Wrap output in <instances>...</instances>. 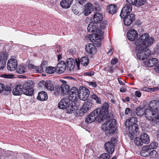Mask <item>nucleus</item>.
Segmentation results:
<instances>
[{"instance_id": "obj_55", "label": "nucleus", "mask_w": 159, "mask_h": 159, "mask_svg": "<svg viewBox=\"0 0 159 159\" xmlns=\"http://www.w3.org/2000/svg\"><path fill=\"white\" fill-rule=\"evenodd\" d=\"M142 90L143 91L150 92L151 91H152V88H149L146 87H144L142 88Z\"/></svg>"}, {"instance_id": "obj_25", "label": "nucleus", "mask_w": 159, "mask_h": 159, "mask_svg": "<svg viewBox=\"0 0 159 159\" xmlns=\"http://www.w3.org/2000/svg\"><path fill=\"white\" fill-rule=\"evenodd\" d=\"M158 62V59L154 58L150 59L147 60L144 62V64L146 66L152 67L155 66Z\"/></svg>"}, {"instance_id": "obj_9", "label": "nucleus", "mask_w": 159, "mask_h": 159, "mask_svg": "<svg viewBox=\"0 0 159 159\" xmlns=\"http://www.w3.org/2000/svg\"><path fill=\"white\" fill-rule=\"evenodd\" d=\"M91 107V103L89 102H85L80 110L76 111V113L78 116H83L90 109Z\"/></svg>"}, {"instance_id": "obj_43", "label": "nucleus", "mask_w": 159, "mask_h": 159, "mask_svg": "<svg viewBox=\"0 0 159 159\" xmlns=\"http://www.w3.org/2000/svg\"><path fill=\"white\" fill-rule=\"evenodd\" d=\"M130 113L132 116L128 120V122H129V123H131V121L132 122L133 121L134 122H137V119L134 116H135V113L134 112H133L132 111Z\"/></svg>"}, {"instance_id": "obj_33", "label": "nucleus", "mask_w": 159, "mask_h": 159, "mask_svg": "<svg viewBox=\"0 0 159 159\" xmlns=\"http://www.w3.org/2000/svg\"><path fill=\"white\" fill-rule=\"evenodd\" d=\"M48 98L47 93L43 91L39 92L38 93V95L37 97V99L41 101L46 100Z\"/></svg>"}, {"instance_id": "obj_47", "label": "nucleus", "mask_w": 159, "mask_h": 159, "mask_svg": "<svg viewBox=\"0 0 159 159\" xmlns=\"http://www.w3.org/2000/svg\"><path fill=\"white\" fill-rule=\"evenodd\" d=\"M110 156L107 153H104L100 156V159H109Z\"/></svg>"}, {"instance_id": "obj_3", "label": "nucleus", "mask_w": 159, "mask_h": 159, "mask_svg": "<svg viewBox=\"0 0 159 159\" xmlns=\"http://www.w3.org/2000/svg\"><path fill=\"white\" fill-rule=\"evenodd\" d=\"M67 97L63 98L58 104V107L62 109H66L67 113H71L75 108L73 105V102Z\"/></svg>"}, {"instance_id": "obj_4", "label": "nucleus", "mask_w": 159, "mask_h": 159, "mask_svg": "<svg viewBox=\"0 0 159 159\" xmlns=\"http://www.w3.org/2000/svg\"><path fill=\"white\" fill-rule=\"evenodd\" d=\"M116 120L114 119H110L107 121L101 126L102 129L106 132V134L110 135L113 134L116 131L115 126Z\"/></svg>"}, {"instance_id": "obj_60", "label": "nucleus", "mask_w": 159, "mask_h": 159, "mask_svg": "<svg viewBox=\"0 0 159 159\" xmlns=\"http://www.w3.org/2000/svg\"><path fill=\"white\" fill-rule=\"evenodd\" d=\"M2 77L6 78H11V76H13L14 75H6V74H4L2 75Z\"/></svg>"}, {"instance_id": "obj_56", "label": "nucleus", "mask_w": 159, "mask_h": 159, "mask_svg": "<svg viewBox=\"0 0 159 159\" xmlns=\"http://www.w3.org/2000/svg\"><path fill=\"white\" fill-rule=\"evenodd\" d=\"M117 61L118 59L117 58L112 59L111 61V63L112 64L115 65L117 63Z\"/></svg>"}, {"instance_id": "obj_61", "label": "nucleus", "mask_w": 159, "mask_h": 159, "mask_svg": "<svg viewBox=\"0 0 159 159\" xmlns=\"http://www.w3.org/2000/svg\"><path fill=\"white\" fill-rule=\"evenodd\" d=\"M76 1H78L80 4L82 5L84 3L87 1V0H76Z\"/></svg>"}, {"instance_id": "obj_59", "label": "nucleus", "mask_w": 159, "mask_h": 159, "mask_svg": "<svg viewBox=\"0 0 159 159\" xmlns=\"http://www.w3.org/2000/svg\"><path fill=\"white\" fill-rule=\"evenodd\" d=\"M89 85H92V87L93 88H96L97 86V85L96 84V82H90Z\"/></svg>"}, {"instance_id": "obj_28", "label": "nucleus", "mask_w": 159, "mask_h": 159, "mask_svg": "<svg viewBox=\"0 0 159 159\" xmlns=\"http://www.w3.org/2000/svg\"><path fill=\"white\" fill-rule=\"evenodd\" d=\"M93 9V6L91 3H87L85 6L84 14L87 16L90 14Z\"/></svg>"}, {"instance_id": "obj_22", "label": "nucleus", "mask_w": 159, "mask_h": 159, "mask_svg": "<svg viewBox=\"0 0 159 159\" xmlns=\"http://www.w3.org/2000/svg\"><path fill=\"white\" fill-rule=\"evenodd\" d=\"M23 85L21 84H19L16 85L12 90L13 94L15 96L21 95L23 93Z\"/></svg>"}, {"instance_id": "obj_31", "label": "nucleus", "mask_w": 159, "mask_h": 159, "mask_svg": "<svg viewBox=\"0 0 159 159\" xmlns=\"http://www.w3.org/2000/svg\"><path fill=\"white\" fill-rule=\"evenodd\" d=\"M54 94L55 95L62 96L64 95V92L63 89H62L61 86L56 85L54 88Z\"/></svg>"}, {"instance_id": "obj_37", "label": "nucleus", "mask_w": 159, "mask_h": 159, "mask_svg": "<svg viewBox=\"0 0 159 159\" xmlns=\"http://www.w3.org/2000/svg\"><path fill=\"white\" fill-rule=\"evenodd\" d=\"M80 62L82 65L87 66L89 63V59L87 57H83L80 59Z\"/></svg>"}, {"instance_id": "obj_15", "label": "nucleus", "mask_w": 159, "mask_h": 159, "mask_svg": "<svg viewBox=\"0 0 159 159\" xmlns=\"http://www.w3.org/2000/svg\"><path fill=\"white\" fill-rule=\"evenodd\" d=\"M17 60L14 58H11L7 62V68L9 70L14 71L17 68Z\"/></svg>"}, {"instance_id": "obj_30", "label": "nucleus", "mask_w": 159, "mask_h": 159, "mask_svg": "<svg viewBox=\"0 0 159 159\" xmlns=\"http://www.w3.org/2000/svg\"><path fill=\"white\" fill-rule=\"evenodd\" d=\"M73 0H62L60 2V5L63 8H69L72 4Z\"/></svg>"}, {"instance_id": "obj_7", "label": "nucleus", "mask_w": 159, "mask_h": 159, "mask_svg": "<svg viewBox=\"0 0 159 159\" xmlns=\"http://www.w3.org/2000/svg\"><path fill=\"white\" fill-rule=\"evenodd\" d=\"M34 83L32 81L29 80L25 83L23 85V94L27 96H32L34 92Z\"/></svg>"}, {"instance_id": "obj_52", "label": "nucleus", "mask_w": 159, "mask_h": 159, "mask_svg": "<svg viewBox=\"0 0 159 159\" xmlns=\"http://www.w3.org/2000/svg\"><path fill=\"white\" fill-rule=\"evenodd\" d=\"M129 4L133 5H136L137 2V0H126Z\"/></svg>"}, {"instance_id": "obj_6", "label": "nucleus", "mask_w": 159, "mask_h": 159, "mask_svg": "<svg viewBox=\"0 0 159 159\" xmlns=\"http://www.w3.org/2000/svg\"><path fill=\"white\" fill-rule=\"evenodd\" d=\"M136 52L137 58L139 60H143L150 55L151 52L148 48H145L142 47L137 46Z\"/></svg>"}, {"instance_id": "obj_32", "label": "nucleus", "mask_w": 159, "mask_h": 159, "mask_svg": "<svg viewBox=\"0 0 159 159\" xmlns=\"http://www.w3.org/2000/svg\"><path fill=\"white\" fill-rule=\"evenodd\" d=\"M151 150V149H150L147 146L143 147L140 152V155L145 157L148 156Z\"/></svg>"}, {"instance_id": "obj_41", "label": "nucleus", "mask_w": 159, "mask_h": 159, "mask_svg": "<svg viewBox=\"0 0 159 159\" xmlns=\"http://www.w3.org/2000/svg\"><path fill=\"white\" fill-rule=\"evenodd\" d=\"M135 144L138 146H141L143 143L142 140L140 137H138L135 138L134 140Z\"/></svg>"}, {"instance_id": "obj_29", "label": "nucleus", "mask_w": 159, "mask_h": 159, "mask_svg": "<svg viewBox=\"0 0 159 159\" xmlns=\"http://www.w3.org/2000/svg\"><path fill=\"white\" fill-rule=\"evenodd\" d=\"M103 16L102 14L98 13H95L93 16V22L95 23H100L102 20Z\"/></svg>"}, {"instance_id": "obj_64", "label": "nucleus", "mask_w": 159, "mask_h": 159, "mask_svg": "<svg viewBox=\"0 0 159 159\" xmlns=\"http://www.w3.org/2000/svg\"><path fill=\"white\" fill-rule=\"evenodd\" d=\"M116 141V139L115 138H111V141L110 142H111V143H115Z\"/></svg>"}, {"instance_id": "obj_54", "label": "nucleus", "mask_w": 159, "mask_h": 159, "mask_svg": "<svg viewBox=\"0 0 159 159\" xmlns=\"http://www.w3.org/2000/svg\"><path fill=\"white\" fill-rule=\"evenodd\" d=\"M139 134H134L131 132H129V136L131 140H133L134 138V135H137Z\"/></svg>"}, {"instance_id": "obj_49", "label": "nucleus", "mask_w": 159, "mask_h": 159, "mask_svg": "<svg viewBox=\"0 0 159 159\" xmlns=\"http://www.w3.org/2000/svg\"><path fill=\"white\" fill-rule=\"evenodd\" d=\"M80 59L79 60V58L78 59H74V66H75L76 65L78 69H80Z\"/></svg>"}, {"instance_id": "obj_16", "label": "nucleus", "mask_w": 159, "mask_h": 159, "mask_svg": "<svg viewBox=\"0 0 159 159\" xmlns=\"http://www.w3.org/2000/svg\"><path fill=\"white\" fill-rule=\"evenodd\" d=\"M130 4H126L125 5L122 9L120 16L121 18H124V16L129 14L132 11V6Z\"/></svg>"}, {"instance_id": "obj_8", "label": "nucleus", "mask_w": 159, "mask_h": 159, "mask_svg": "<svg viewBox=\"0 0 159 159\" xmlns=\"http://www.w3.org/2000/svg\"><path fill=\"white\" fill-rule=\"evenodd\" d=\"M79 91L75 87H72L69 92L68 98L72 102L75 103L79 98Z\"/></svg>"}, {"instance_id": "obj_26", "label": "nucleus", "mask_w": 159, "mask_h": 159, "mask_svg": "<svg viewBox=\"0 0 159 159\" xmlns=\"http://www.w3.org/2000/svg\"><path fill=\"white\" fill-rule=\"evenodd\" d=\"M117 6L115 4L108 5L107 7V11L110 14H114L117 12Z\"/></svg>"}, {"instance_id": "obj_24", "label": "nucleus", "mask_w": 159, "mask_h": 159, "mask_svg": "<svg viewBox=\"0 0 159 159\" xmlns=\"http://www.w3.org/2000/svg\"><path fill=\"white\" fill-rule=\"evenodd\" d=\"M87 30L89 32H97L99 30L101 31L98 28V24L92 21L90 22L88 25Z\"/></svg>"}, {"instance_id": "obj_53", "label": "nucleus", "mask_w": 159, "mask_h": 159, "mask_svg": "<svg viewBox=\"0 0 159 159\" xmlns=\"http://www.w3.org/2000/svg\"><path fill=\"white\" fill-rule=\"evenodd\" d=\"M107 22L106 21H103L102 23H101L100 25V28L101 29H104V28L105 27Z\"/></svg>"}, {"instance_id": "obj_62", "label": "nucleus", "mask_w": 159, "mask_h": 159, "mask_svg": "<svg viewBox=\"0 0 159 159\" xmlns=\"http://www.w3.org/2000/svg\"><path fill=\"white\" fill-rule=\"evenodd\" d=\"M126 90V89L123 87H121L120 89V91L121 92H125Z\"/></svg>"}, {"instance_id": "obj_57", "label": "nucleus", "mask_w": 159, "mask_h": 159, "mask_svg": "<svg viewBox=\"0 0 159 159\" xmlns=\"http://www.w3.org/2000/svg\"><path fill=\"white\" fill-rule=\"evenodd\" d=\"M132 110H130L129 108H126L125 110V113L126 115H128L130 113L132 112Z\"/></svg>"}, {"instance_id": "obj_39", "label": "nucleus", "mask_w": 159, "mask_h": 159, "mask_svg": "<svg viewBox=\"0 0 159 159\" xmlns=\"http://www.w3.org/2000/svg\"><path fill=\"white\" fill-rule=\"evenodd\" d=\"M8 57V54L6 50H4L0 54V60H3L4 61L7 62Z\"/></svg>"}, {"instance_id": "obj_40", "label": "nucleus", "mask_w": 159, "mask_h": 159, "mask_svg": "<svg viewBox=\"0 0 159 159\" xmlns=\"http://www.w3.org/2000/svg\"><path fill=\"white\" fill-rule=\"evenodd\" d=\"M56 70L57 69L56 67L50 66L47 67L45 69L46 72L49 74L54 73Z\"/></svg>"}, {"instance_id": "obj_27", "label": "nucleus", "mask_w": 159, "mask_h": 159, "mask_svg": "<svg viewBox=\"0 0 159 159\" xmlns=\"http://www.w3.org/2000/svg\"><path fill=\"white\" fill-rule=\"evenodd\" d=\"M74 59L72 58H69L66 61V69L68 71L72 70L75 67Z\"/></svg>"}, {"instance_id": "obj_19", "label": "nucleus", "mask_w": 159, "mask_h": 159, "mask_svg": "<svg viewBox=\"0 0 159 159\" xmlns=\"http://www.w3.org/2000/svg\"><path fill=\"white\" fill-rule=\"evenodd\" d=\"M56 68L57 69V72L58 74L63 73L66 69L65 61H60L57 64Z\"/></svg>"}, {"instance_id": "obj_58", "label": "nucleus", "mask_w": 159, "mask_h": 159, "mask_svg": "<svg viewBox=\"0 0 159 159\" xmlns=\"http://www.w3.org/2000/svg\"><path fill=\"white\" fill-rule=\"evenodd\" d=\"M135 94L136 96L139 98L141 96V93L139 91H136L135 92Z\"/></svg>"}, {"instance_id": "obj_42", "label": "nucleus", "mask_w": 159, "mask_h": 159, "mask_svg": "<svg viewBox=\"0 0 159 159\" xmlns=\"http://www.w3.org/2000/svg\"><path fill=\"white\" fill-rule=\"evenodd\" d=\"M149 156L152 158H156L158 156V154L155 150L152 149L150 151Z\"/></svg>"}, {"instance_id": "obj_20", "label": "nucleus", "mask_w": 159, "mask_h": 159, "mask_svg": "<svg viewBox=\"0 0 159 159\" xmlns=\"http://www.w3.org/2000/svg\"><path fill=\"white\" fill-rule=\"evenodd\" d=\"M148 107L150 109L153 110L154 112L159 111V100L151 101L149 103Z\"/></svg>"}, {"instance_id": "obj_21", "label": "nucleus", "mask_w": 159, "mask_h": 159, "mask_svg": "<svg viewBox=\"0 0 159 159\" xmlns=\"http://www.w3.org/2000/svg\"><path fill=\"white\" fill-rule=\"evenodd\" d=\"M104 147L106 152L110 154H112L114 151V144L111 142H106Z\"/></svg>"}, {"instance_id": "obj_48", "label": "nucleus", "mask_w": 159, "mask_h": 159, "mask_svg": "<svg viewBox=\"0 0 159 159\" xmlns=\"http://www.w3.org/2000/svg\"><path fill=\"white\" fill-rule=\"evenodd\" d=\"M146 3V0H137V2L136 5L141 6L145 4Z\"/></svg>"}, {"instance_id": "obj_5", "label": "nucleus", "mask_w": 159, "mask_h": 159, "mask_svg": "<svg viewBox=\"0 0 159 159\" xmlns=\"http://www.w3.org/2000/svg\"><path fill=\"white\" fill-rule=\"evenodd\" d=\"M145 117L149 121L159 125V114L151 109H146L144 110Z\"/></svg>"}, {"instance_id": "obj_35", "label": "nucleus", "mask_w": 159, "mask_h": 159, "mask_svg": "<svg viewBox=\"0 0 159 159\" xmlns=\"http://www.w3.org/2000/svg\"><path fill=\"white\" fill-rule=\"evenodd\" d=\"M45 86L46 88L49 91H52L54 89L53 82L51 80H47L46 81Z\"/></svg>"}, {"instance_id": "obj_23", "label": "nucleus", "mask_w": 159, "mask_h": 159, "mask_svg": "<svg viewBox=\"0 0 159 159\" xmlns=\"http://www.w3.org/2000/svg\"><path fill=\"white\" fill-rule=\"evenodd\" d=\"M85 50L87 53L91 55L94 54L97 52L95 46L90 43L88 44L86 46Z\"/></svg>"}, {"instance_id": "obj_38", "label": "nucleus", "mask_w": 159, "mask_h": 159, "mask_svg": "<svg viewBox=\"0 0 159 159\" xmlns=\"http://www.w3.org/2000/svg\"><path fill=\"white\" fill-rule=\"evenodd\" d=\"M26 68L23 64H20L16 69V71L18 73L22 74L26 72Z\"/></svg>"}, {"instance_id": "obj_44", "label": "nucleus", "mask_w": 159, "mask_h": 159, "mask_svg": "<svg viewBox=\"0 0 159 159\" xmlns=\"http://www.w3.org/2000/svg\"><path fill=\"white\" fill-rule=\"evenodd\" d=\"M64 85H61V87L62 89H63V91L64 92V95L65 94H66L69 92L70 89V86L69 85H67L64 86Z\"/></svg>"}, {"instance_id": "obj_51", "label": "nucleus", "mask_w": 159, "mask_h": 159, "mask_svg": "<svg viewBox=\"0 0 159 159\" xmlns=\"http://www.w3.org/2000/svg\"><path fill=\"white\" fill-rule=\"evenodd\" d=\"M7 62L0 60V69H2L5 67Z\"/></svg>"}, {"instance_id": "obj_12", "label": "nucleus", "mask_w": 159, "mask_h": 159, "mask_svg": "<svg viewBox=\"0 0 159 159\" xmlns=\"http://www.w3.org/2000/svg\"><path fill=\"white\" fill-rule=\"evenodd\" d=\"M89 39L94 44L98 47H100L101 45V36L98 34H93L91 36L89 37Z\"/></svg>"}, {"instance_id": "obj_63", "label": "nucleus", "mask_w": 159, "mask_h": 159, "mask_svg": "<svg viewBox=\"0 0 159 159\" xmlns=\"http://www.w3.org/2000/svg\"><path fill=\"white\" fill-rule=\"evenodd\" d=\"M155 70L157 72L159 73V64L155 67Z\"/></svg>"}, {"instance_id": "obj_10", "label": "nucleus", "mask_w": 159, "mask_h": 159, "mask_svg": "<svg viewBox=\"0 0 159 159\" xmlns=\"http://www.w3.org/2000/svg\"><path fill=\"white\" fill-rule=\"evenodd\" d=\"M90 91L86 87H83L79 90V98L80 100H86L89 95Z\"/></svg>"}, {"instance_id": "obj_36", "label": "nucleus", "mask_w": 159, "mask_h": 159, "mask_svg": "<svg viewBox=\"0 0 159 159\" xmlns=\"http://www.w3.org/2000/svg\"><path fill=\"white\" fill-rule=\"evenodd\" d=\"M144 110L143 107H139L136 108L135 113L137 116H141L144 114Z\"/></svg>"}, {"instance_id": "obj_1", "label": "nucleus", "mask_w": 159, "mask_h": 159, "mask_svg": "<svg viewBox=\"0 0 159 159\" xmlns=\"http://www.w3.org/2000/svg\"><path fill=\"white\" fill-rule=\"evenodd\" d=\"M109 105L107 102L104 103L101 108H98L93 111L86 119L85 122L87 124L93 122L96 120L99 122L108 114Z\"/></svg>"}, {"instance_id": "obj_18", "label": "nucleus", "mask_w": 159, "mask_h": 159, "mask_svg": "<svg viewBox=\"0 0 159 159\" xmlns=\"http://www.w3.org/2000/svg\"><path fill=\"white\" fill-rule=\"evenodd\" d=\"M128 39L130 41L135 40L138 37L137 32L134 29H131L128 31L127 33Z\"/></svg>"}, {"instance_id": "obj_46", "label": "nucleus", "mask_w": 159, "mask_h": 159, "mask_svg": "<svg viewBox=\"0 0 159 159\" xmlns=\"http://www.w3.org/2000/svg\"><path fill=\"white\" fill-rule=\"evenodd\" d=\"M158 146V144L157 142L153 141L148 146L150 149L152 150L153 149L156 148Z\"/></svg>"}, {"instance_id": "obj_45", "label": "nucleus", "mask_w": 159, "mask_h": 159, "mask_svg": "<svg viewBox=\"0 0 159 159\" xmlns=\"http://www.w3.org/2000/svg\"><path fill=\"white\" fill-rule=\"evenodd\" d=\"M91 98L95 100L96 102L100 104L101 103V99L98 97L97 95L95 94H93L91 96Z\"/></svg>"}, {"instance_id": "obj_13", "label": "nucleus", "mask_w": 159, "mask_h": 159, "mask_svg": "<svg viewBox=\"0 0 159 159\" xmlns=\"http://www.w3.org/2000/svg\"><path fill=\"white\" fill-rule=\"evenodd\" d=\"M13 87V84L11 81L7 82L5 84L0 83V93L4 90L11 93Z\"/></svg>"}, {"instance_id": "obj_11", "label": "nucleus", "mask_w": 159, "mask_h": 159, "mask_svg": "<svg viewBox=\"0 0 159 159\" xmlns=\"http://www.w3.org/2000/svg\"><path fill=\"white\" fill-rule=\"evenodd\" d=\"M48 64L47 61H44L41 64L40 66H36L31 64L29 65L30 69H34L37 72L42 73L44 71V69L46 68Z\"/></svg>"}, {"instance_id": "obj_17", "label": "nucleus", "mask_w": 159, "mask_h": 159, "mask_svg": "<svg viewBox=\"0 0 159 159\" xmlns=\"http://www.w3.org/2000/svg\"><path fill=\"white\" fill-rule=\"evenodd\" d=\"M135 122H132L131 123L129 122L128 131L129 132H131L134 134H139V126Z\"/></svg>"}, {"instance_id": "obj_34", "label": "nucleus", "mask_w": 159, "mask_h": 159, "mask_svg": "<svg viewBox=\"0 0 159 159\" xmlns=\"http://www.w3.org/2000/svg\"><path fill=\"white\" fill-rule=\"evenodd\" d=\"M140 137L144 143H148L150 141L149 137L146 133L141 134Z\"/></svg>"}, {"instance_id": "obj_2", "label": "nucleus", "mask_w": 159, "mask_h": 159, "mask_svg": "<svg viewBox=\"0 0 159 159\" xmlns=\"http://www.w3.org/2000/svg\"><path fill=\"white\" fill-rule=\"evenodd\" d=\"M154 41V38L150 37L149 34L146 33L141 35L136 40L135 44L137 46L142 47L146 48L152 44Z\"/></svg>"}, {"instance_id": "obj_50", "label": "nucleus", "mask_w": 159, "mask_h": 159, "mask_svg": "<svg viewBox=\"0 0 159 159\" xmlns=\"http://www.w3.org/2000/svg\"><path fill=\"white\" fill-rule=\"evenodd\" d=\"M94 73L93 71H90L87 72H84L83 73L84 75L92 76L94 75Z\"/></svg>"}, {"instance_id": "obj_14", "label": "nucleus", "mask_w": 159, "mask_h": 159, "mask_svg": "<svg viewBox=\"0 0 159 159\" xmlns=\"http://www.w3.org/2000/svg\"><path fill=\"white\" fill-rule=\"evenodd\" d=\"M124 22L125 25L129 26L135 20V15L133 14H127L124 16Z\"/></svg>"}]
</instances>
